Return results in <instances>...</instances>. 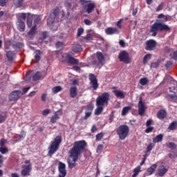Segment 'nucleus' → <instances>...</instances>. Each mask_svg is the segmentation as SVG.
Listing matches in <instances>:
<instances>
[{
  "mask_svg": "<svg viewBox=\"0 0 177 177\" xmlns=\"http://www.w3.org/2000/svg\"><path fill=\"white\" fill-rule=\"evenodd\" d=\"M171 28L168 25L160 22V20H157L151 26L150 32H152V37H156L158 31H169Z\"/></svg>",
  "mask_w": 177,
  "mask_h": 177,
  "instance_id": "f03ea898",
  "label": "nucleus"
},
{
  "mask_svg": "<svg viewBox=\"0 0 177 177\" xmlns=\"http://www.w3.org/2000/svg\"><path fill=\"white\" fill-rule=\"evenodd\" d=\"M6 112L0 113V124H1V122H5V121H6Z\"/></svg>",
  "mask_w": 177,
  "mask_h": 177,
  "instance_id": "c9c22d12",
  "label": "nucleus"
},
{
  "mask_svg": "<svg viewBox=\"0 0 177 177\" xmlns=\"http://www.w3.org/2000/svg\"><path fill=\"white\" fill-rule=\"evenodd\" d=\"M109 100H110V93L107 92L102 93L96 99V106L106 107L109 105Z\"/></svg>",
  "mask_w": 177,
  "mask_h": 177,
  "instance_id": "7ed1b4c3",
  "label": "nucleus"
},
{
  "mask_svg": "<svg viewBox=\"0 0 177 177\" xmlns=\"http://www.w3.org/2000/svg\"><path fill=\"white\" fill-rule=\"evenodd\" d=\"M10 45H12L10 39L6 40L4 43V49L6 50H9V49H10Z\"/></svg>",
  "mask_w": 177,
  "mask_h": 177,
  "instance_id": "e433bc0d",
  "label": "nucleus"
},
{
  "mask_svg": "<svg viewBox=\"0 0 177 177\" xmlns=\"http://www.w3.org/2000/svg\"><path fill=\"white\" fill-rule=\"evenodd\" d=\"M20 96H21V91H14L9 95V100L10 102H17L20 99Z\"/></svg>",
  "mask_w": 177,
  "mask_h": 177,
  "instance_id": "f8f14e48",
  "label": "nucleus"
},
{
  "mask_svg": "<svg viewBox=\"0 0 177 177\" xmlns=\"http://www.w3.org/2000/svg\"><path fill=\"white\" fill-rule=\"evenodd\" d=\"M35 31H37V27L33 26L30 30L28 32V35H35Z\"/></svg>",
  "mask_w": 177,
  "mask_h": 177,
  "instance_id": "de8ad7c7",
  "label": "nucleus"
},
{
  "mask_svg": "<svg viewBox=\"0 0 177 177\" xmlns=\"http://www.w3.org/2000/svg\"><path fill=\"white\" fill-rule=\"evenodd\" d=\"M72 50L75 53H80V52H82V46L80 44H73Z\"/></svg>",
  "mask_w": 177,
  "mask_h": 177,
  "instance_id": "b1692460",
  "label": "nucleus"
},
{
  "mask_svg": "<svg viewBox=\"0 0 177 177\" xmlns=\"http://www.w3.org/2000/svg\"><path fill=\"white\" fill-rule=\"evenodd\" d=\"M122 19H120L117 24H116V26L118 28H122V24H121L122 23Z\"/></svg>",
  "mask_w": 177,
  "mask_h": 177,
  "instance_id": "6e6d98bb",
  "label": "nucleus"
},
{
  "mask_svg": "<svg viewBox=\"0 0 177 177\" xmlns=\"http://www.w3.org/2000/svg\"><path fill=\"white\" fill-rule=\"evenodd\" d=\"M103 136H104V133H99L95 136L97 142H99V140H102L103 139Z\"/></svg>",
  "mask_w": 177,
  "mask_h": 177,
  "instance_id": "49530a36",
  "label": "nucleus"
},
{
  "mask_svg": "<svg viewBox=\"0 0 177 177\" xmlns=\"http://www.w3.org/2000/svg\"><path fill=\"white\" fill-rule=\"evenodd\" d=\"M117 135L120 140H125V138L129 135V127L126 124H122L116 130Z\"/></svg>",
  "mask_w": 177,
  "mask_h": 177,
  "instance_id": "39448f33",
  "label": "nucleus"
},
{
  "mask_svg": "<svg viewBox=\"0 0 177 177\" xmlns=\"http://www.w3.org/2000/svg\"><path fill=\"white\" fill-rule=\"evenodd\" d=\"M31 171H32V165H22V169L21 171V176H30L31 174Z\"/></svg>",
  "mask_w": 177,
  "mask_h": 177,
  "instance_id": "6e6552de",
  "label": "nucleus"
},
{
  "mask_svg": "<svg viewBox=\"0 0 177 177\" xmlns=\"http://www.w3.org/2000/svg\"><path fill=\"white\" fill-rule=\"evenodd\" d=\"M156 169H157V164H153L150 167L147 169L146 174L148 176H150V175H153V174L156 172Z\"/></svg>",
  "mask_w": 177,
  "mask_h": 177,
  "instance_id": "6ab92c4d",
  "label": "nucleus"
},
{
  "mask_svg": "<svg viewBox=\"0 0 177 177\" xmlns=\"http://www.w3.org/2000/svg\"><path fill=\"white\" fill-rule=\"evenodd\" d=\"M62 62H66L69 64H78L80 63V60L73 57L68 53H65L62 55Z\"/></svg>",
  "mask_w": 177,
  "mask_h": 177,
  "instance_id": "0eeeda50",
  "label": "nucleus"
},
{
  "mask_svg": "<svg viewBox=\"0 0 177 177\" xmlns=\"http://www.w3.org/2000/svg\"><path fill=\"white\" fill-rule=\"evenodd\" d=\"M158 67V62H153L151 64V68H157Z\"/></svg>",
  "mask_w": 177,
  "mask_h": 177,
  "instance_id": "052dcab7",
  "label": "nucleus"
},
{
  "mask_svg": "<svg viewBox=\"0 0 177 177\" xmlns=\"http://www.w3.org/2000/svg\"><path fill=\"white\" fill-rule=\"evenodd\" d=\"M30 88H31V86L25 87V88H22L21 95H24V94L27 93V92H28V91H30Z\"/></svg>",
  "mask_w": 177,
  "mask_h": 177,
  "instance_id": "864d4df0",
  "label": "nucleus"
},
{
  "mask_svg": "<svg viewBox=\"0 0 177 177\" xmlns=\"http://www.w3.org/2000/svg\"><path fill=\"white\" fill-rule=\"evenodd\" d=\"M94 107L95 106L93 105V104L91 103L86 106V111H90L92 113Z\"/></svg>",
  "mask_w": 177,
  "mask_h": 177,
  "instance_id": "79ce46f5",
  "label": "nucleus"
},
{
  "mask_svg": "<svg viewBox=\"0 0 177 177\" xmlns=\"http://www.w3.org/2000/svg\"><path fill=\"white\" fill-rule=\"evenodd\" d=\"M153 129H154V127H149L147 128V129L145 130V133H150V132H153Z\"/></svg>",
  "mask_w": 177,
  "mask_h": 177,
  "instance_id": "4d7b16f0",
  "label": "nucleus"
},
{
  "mask_svg": "<svg viewBox=\"0 0 177 177\" xmlns=\"http://www.w3.org/2000/svg\"><path fill=\"white\" fill-rule=\"evenodd\" d=\"M60 115V111H56L55 113V115H53L50 118V122L52 124H55V122H57V120H59L60 118L59 117Z\"/></svg>",
  "mask_w": 177,
  "mask_h": 177,
  "instance_id": "4be33fe9",
  "label": "nucleus"
},
{
  "mask_svg": "<svg viewBox=\"0 0 177 177\" xmlns=\"http://www.w3.org/2000/svg\"><path fill=\"white\" fill-rule=\"evenodd\" d=\"M62 91H63V88L60 86H57L52 88L53 93L54 94L59 93V92H62Z\"/></svg>",
  "mask_w": 177,
  "mask_h": 177,
  "instance_id": "f704fd0d",
  "label": "nucleus"
},
{
  "mask_svg": "<svg viewBox=\"0 0 177 177\" xmlns=\"http://www.w3.org/2000/svg\"><path fill=\"white\" fill-rule=\"evenodd\" d=\"M65 6H66V9H70V8H71V6H73V3H69L68 1H66L65 3Z\"/></svg>",
  "mask_w": 177,
  "mask_h": 177,
  "instance_id": "bf43d9fd",
  "label": "nucleus"
},
{
  "mask_svg": "<svg viewBox=\"0 0 177 177\" xmlns=\"http://www.w3.org/2000/svg\"><path fill=\"white\" fill-rule=\"evenodd\" d=\"M17 21H26L27 15L24 12L19 13L17 15Z\"/></svg>",
  "mask_w": 177,
  "mask_h": 177,
  "instance_id": "bb28decb",
  "label": "nucleus"
},
{
  "mask_svg": "<svg viewBox=\"0 0 177 177\" xmlns=\"http://www.w3.org/2000/svg\"><path fill=\"white\" fill-rule=\"evenodd\" d=\"M157 116L160 120H164L167 117V112L165 110H160L157 113Z\"/></svg>",
  "mask_w": 177,
  "mask_h": 177,
  "instance_id": "cd10ccee",
  "label": "nucleus"
},
{
  "mask_svg": "<svg viewBox=\"0 0 177 177\" xmlns=\"http://www.w3.org/2000/svg\"><path fill=\"white\" fill-rule=\"evenodd\" d=\"M86 147L84 140L76 141L73 143L72 149L68 151V167L73 169L75 167L78 158L84 153Z\"/></svg>",
  "mask_w": 177,
  "mask_h": 177,
  "instance_id": "f257e3e1",
  "label": "nucleus"
},
{
  "mask_svg": "<svg viewBox=\"0 0 177 177\" xmlns=\"http://www.w3.org/2000/svg\"><path fill=\"white\" fill-rule=\"evenodd\" d=\"M27 24H28V27L31 28L32 26V17L28 16L27 17Z\"/></svg>",
  "mask_w": 177,
  "mask_h": 177,
  "instance_id": "c03bdc74",
  "label": "nucleus"
},
{
  "mask_svg": "<svg viewBox=\"0 0 177 177\" xmlns=\"http://www.w3.org/2000/svg\"><path fill=\"white\" fill-rule=\"evenodd\" d=\"M153 144L150 143L147 148V151L149 153V151H150L151 150H153Z\"/></svg>",
  "mask_w": 177,
  "mask_h": 177,
  "instance_id": "69168bd1",
  "label": "nucleus"
},
{
  "mask_svg": "<svg viewBox=\"0 0 177 177\" xmlns=\"http://www.w3.org/2000/svg\"><path fill=\"white\" fill-rule=\"evenodd\" d=\"M148 82H149V80L146 77H143L140 80V85H142V86L147 85Z\"/></svg>",
  "mask_w": 177,
  "mask_h": 177,
  "instance_id": "37998d69",
  "label": "nucleus"
},
{
  "mask_svg": "<svg viewBox=\"0 0 177 177\" xmlns=\"http://www.w3.org/2000/svg\"><path fill=\"white\" fill-rule=\"evenodd\" d=\"M39 23H41V19L39 17H37L34 21L33 26L37 27V26H38V24H39Z\"/></svg>",
  "mask_w": 177,
  "mask_h": 177,
  "instance_id": "603ef678",
  "label": "nucleus"
},
{
  "mask_svg": "<svg viewBox=\"0 0 177 177\" xmlns=\"http://www.w3.org/2000/svg\"><path fill=\"white\" fill-rule=\"evenodd\" d=\"M71 97H75L77 96V87H71L69 89Z\"/></svg>",
  "mask_w": 177,
  "mask_h": 177,
  "instance_id": "c756f323",
  "label": "nucleus"
},
{
  "mask_svg": "<svg viewBox=\"0 0 177 177\" xmlns=\"http://www.w3.org/2000/svg\"><path fill=\"white\" fill-rule=\"evenodd\" d=\"M9 152V149H8V147H0V153H1V154H6V153Z\"/></svg>",
  "mask_w": 177,
  "mask_h": 177,
  "instance_id": "a18cd8bd",
  "label": "nucleus"
},
{
  "mask_svg": "<svg viewBox=\"0 0 177 177\" xmlns=\"http://www.w3.org/2000/svg\"><path fill=\"white\" fill-rule=\"evenodd\" d=\"M158 19H164L165 21H168V17L165 16L164 14H160L158 16Z\"/></svg>",
  "mask_w": 177,
  "mask_h": 177,
  "instance_id": "3c124183",
  "label": "nucleus"
},
{
  "mask_svg": "<svg viewBox=\"0 0 177 177\" xmlns=\"http://www.w3.org/2000/svg\"><path fill=\"white\" fill-rule=\"evenodd\" d=\"M166 99H167L169 102H177L176 93L171 92V93H168L166 95Z\"/></svg>",
  "mask_w": 177,
  "mask_h": 177,
  "instance_id": "a211bd4d",
  "label": "nucleus"
},
{
  "mask_svg": "<svg viewBox=\"0 0 177 177\" xmlns=\"http://www.w3.org/2000/svg\"><path fill=\"white\" fill-rule=\"evenodd\" d=\"M23 2H24V0H17V1L15 2V5L18 8H20V6L23 5Z\"/></svg>",
  "mask_w": 177,
  "mask_h": 177,
  "instance_id": "8fccbe9b",
  "label": "nucleus"
},
{
  "mask_svg": "<svg viewBox=\"0 0 177 177\" xmlns=\"http://www.w3.org/2000/svg\"><path fill=\"white\" fill-rule=\"evenodd\" d=\"M164 9V3H160L156 8V12H160V10H162Z\"/></svg>",
  "mask_w": 177,
  "mask_h": 177,
  "instance_id": "5fc2aeb1",
  "label": "nucleus"
},
{
  "mask_svg": "<svg viewBox=\"0 0 177 177\" xmlns=\"http://www.w3.org/2000/svg\"><path fill=\"white\" fill-rule=\"evenodd\" d=\"M17 28L21 32H23L24 30H26V24L24 23V21H17Z\"/></svg>",
  "mask_w": 177,
  "mask_h": 177,
  "instance_id": "412c9836",
  "label": "nucleus"
},
{
  "mask_svg": "<svg viewBox=\"0 0 177 177\" xmlns=\"http://www.w3.org/2000/svg\"><path fill=\"white\" fill-rule=\"evenodd\" d=\"M49 113H50V110H49V109H44L42 111V115H48V114H49Z\"/></svg>",
  "mask_w": 177,
  "mask_h": 177,
  "instance_id": "0e129e2a",
  "label": "nucleus"
},
{
  "mask_svg": "<svg viewBox=\"0 0 177 177\" xmlns=\"http://www.w3.org/2000/svg\"><path fill=\"white\" fill-rule=\"evenodd\" d=\"M15 51H12V50H6V56L8 59V62H13V59L15 57Z\"/></svg>",
  "mask_w": 177,
  "mask_h": 177,
  "instance_id": "aec40b11",
  "label": "nucleus"
},
{
  "mask_svg": "<svg viewBox=\"0 0 177 177\" xmlns=\"http://www.w3.org/2000/svg\"><path fill=\"white\" fill-rule=\"evenodd\" d=\"M104 109V106H97V109L95 111V115H99L101 113H102Z\"/></svg>",
  "mask_w": 177,
  "mask_h": 177,
  "instance_id": "72a5a7b5",
  "label": "nucleus"
},
{
  "mask_svg": "<svg viewBox=\"0 0 177 177\" xmlns=\"http://www.w3.org/2000/svg\"><path fill=\"white\" fill-rule=\"evenodd\" d=\"M81 5H82L84 9L86 10V13H92L93 9H95L96 4L95 3H91L92 1L88 0H80Z\"/></svg>",
  "mask_w": 177,
  "mask_h": 177,
  "instance_id": "423d86ee",
  "label": "nucleus"
},
{
  "mask_svg": "<svg viewBox=\"0 0 177 177\" xmlns=\"http://www.w3.org/2000/svg\"><path fill=\"white\" fill-rule=\"evenodd\" d=\"M11 45L15 49H21L23 48V44L20 42H14Z\"/></svg>",
  "mask_w": 177,
  "mask_h": 177,
  "instance_id": "473e14b6",
  "label": "nucleus"
},
{
  "mask_svg": "<svg viewBox=\"0 0 177 177\" xmlns=\"http://www.w3.org/2000/svg\"><path fill=\"white\" fill-rule=\"evenodd\" d=\"M84 24H86V26H91L92 24V21H91V20H89L88 19H85L84 20Z\"/></svg>",
  "mask_w": 177,
  "mask_h": 177,
  "instance_id": "13d9d810",
  "label": "nucleus"
},
{
  "mask_svg": "<svg viewBox=\"0 0 177 177\" xmlns=\"http://www.w3.org/2000/svg\"><path fill=\"white\" fill-rule=\"evenodd\" d=\"M104 147L103 145H99L97 147V153L100 152V151Z\"/></svg>",
  "mask_w": 177,
  "mask_h": 177,
  "instance_id": "338daca9",
  "label": "nucleus"
},
{
  "mask_svg": "<svg viewBox=\"0 0 177 177\" xmlns=\"http://www.w3.org/2000/svg\"><path fill=\"white\" fill-rule=\"evenodd\" d=\"M164 138V135L159 134L156 136V138H153V143H160V142H162V139Z\"/></svg>",
  "mask_w": 177,
  "mask_h": 177,
  "instance_id": "c85d7f7f",
  "label": "nucleus"
},
{
  "mask_svg": "<svg viewBox=\"0 0 177 177\" xmlns=\"http://www.w3.org/2000/svg\"><path fill=\"white\" fill-rule=\"evenodd\" d=\"M113 89L114 90L113 91V93H114L115 96H116V97H119V99H124L125 97V92L117 90L115 89V87H114Z\"/></svg>",
  "mask_w": 177,
  "mask_h": 177,
  "instance_id": "f3484780",
  "label": "nucleus"
},
{
  "mask_svg": "<svg viewBox=\"0 0 177 177\" xmlns=\"http://www.w3.org/2000/svg\"><path fill=\"white\" fill-rule=\"evenodd\" d=\"M55 20H59V12L56 10H54L50 13L48 19H47V24L50 27L53 25Z\"/></svg>",
  "mask_w": 177,
  "mask_h": 177,
  "instance_id": "1a4fd4ad",
  "label": "nucleus"
},
{
  "mask_svg": "<svg viewBox=\"0 0 177 177\" xmlns=\"http://www.w3.org/2000/svg\"><path fill=\"white\" fill-rule=\"evenodd\" d=\"M142 167L138 166L133 169V174L132 175V177H136L138 175H139V172H141Z\"/></svg>",
  "mask_w": 177,
  "mask_h": 177,
  "instance_id": "7c9ffc66",
  "label": "nucleus"
},
{
  "mask_svg": "<svg viewBox=\"0 0 177 177\" xmlns=\"http://www.w3.org/2000/svg\"><path fill=\"white\" fill-rule=\"evenodd\" d=\"M35 60L36 63H38L39 60H41V51L39 50H36L35 52Z\"/></svg>",
  "mask_w": 177,
  "mask_h": 177,
  "instance_id": "2f4dec72",
  "label": "nucleus"
},
{
  "mask_svg": "<svg viewBox=\"0 0 177 177\" xmlns=\"http://www.w3.org/2000/svg\"><path fill=\"white\" fill-rule=\"evenodd\" d=\"M150 59H151V55L147 54V55H145V57L143 58V64H146V63H147L149 62V60H150Z\"/></svg>",
  "mask_w": 177,
  "mask_h": 177,
  "instance_id": "a19ab883",
  "label": "nucleus"
},
{
  "mask_svg": "<svg viewBox=\"0 0 177 177\" xmlns=\"http://www.w3.org/2000/svg\"><path fill=\"white\" fill-rule=\"evenodd\" d=\"M6 144V140L5 139H1L0 140V146H1V147H3Z\"/></svg>",
  "mask_w": 177,
  "mask_h": 177,
  "instance_id": "e2e57ef3",
  "label": "nucleus"
},
{
  "mask_svg": "<svg viewBox=\"0 0 177 177\" xmlns=\"http://www.w3.org/2000/svg\"><path fill=\"white\" fill-rule=\"evenodd\" d=\"M131 109H132V107H131V106L124 107L122 111V115H127V114H128V113H129V111L131 110Z\"/></svg>",
  "mask_w": 177,
  "mask_h": 177,
  "instance_id": "58836bf2",
  "label": "nucleus"
},
{
  "mask_svg": "<svg viewBox=\"0 0 177 177\" xmlns=\"http://www.w3.org/2000/svg\"><path fill=\"white\" fill-rule=\"evenodd\" d=\"M105 34H106V35H113L114 34H120V30H118L117 28L109 27L105 30Z\"/></svg>",
  "mask_w": 177,
  "mask_h": 177,
  "instance_id": "dca6fc26",
  "label": "nucleus"
},
{
  "mask_svg": "<svg viewBox=\"0 0 177 177\" xmlns=\"http://www.w3.org/2000/svg\"><path fill=\"white\" fill-rule=\"evenodd\" d=\"M62 137L61 136H57L54 141H52L50 142V145L49 147L48 154L49 156H53V154H55L56 151L59 149V147L60 146V143H62Z\"/></svg>",
  "mask_w": 177,
  "mask_h": 177,
  "instance_id": "20e7f679",
  "label": "nucleus"
},
{
  "mask_svg": "<svg viewBox=\"0 0 177 177\" xmlns=\"http://www.w3.org/2000/svg\"><path fill=\"white\" fill-rule=\"evenodd\" d=\"M44 78V75L41 72H36L32 76V81H39V80H42Z\"/></svg>",
  "mask_w": 177,
  "mask_h": 177,
  "instance_id": "5701e85b",
  "label": "nucleus"
},
{
  "mask_svg": "<svg viewBox=\"0 0 177 177\" xmlns=\"http://www.w3.org/2000/svg\"><path fill=\"white\" fill-rule=\"evenodd\" d=\"M96 55L100 64H102V66H103V64H104V56H103V53H102L101 52H97Z\"/></svg>",
  "mask_w": 177,
  "mask_h": 177,
  "instance_id": "a878e982",
  "label": "nucleus"
},
{
  "mask_svg": "<svg viewBox=\"0 0 177 177\" xmlns=\"http://www.w3.org/2000/svg\"><path fill=\"white\" fill-rule=\"evenodd\" d=\"M165 145L167 147L171 149V150H175V149H176V145L174 142H167Z\"/></svg>",
  "mask_w": 177,
  "mask_h": 177,
  "instance_id": "4c0bfd02",
  "label": "nucleus"
},
{
  "mask_svg": "<svg viewBox=\"0 0 177 177\" xmlns=\"http://www.w3.org/2000/svg\"><path fill=\"white\" fill-rule=\"evenodd\" d=\"M118 59L120 62H123L125 64H129L131 63V60L129 59V54L127 53V51H122L119 54Z\"/></svg>",
  "mask_w": 177,
  "mask_h": 177,
  "instance_id": "9d476101",
  "label": "nucleus"
},
{
  "mask_svg": "<svg viewBox=\"0 0 177 177\" xmlns=\"http://www.w3.org/2000/svg\"><path fill=\"white\" fill-rule=\"evenodd\" d=\"M88 80L90 81V84L91 85L92 88L94 91H96L97 88H99V83H97V78L93 73H90L88 75Z\"/></svg>",
  "mask_w": 177,
  "mask_h": 177,
  "instance_id": "9b49d317",
  "label": "nucleus"
},
{
  "mask_svg": "<svg viewBox=\"0 0 177 177\" xmlns=\"http://www.w3.org/2000/svg\"><path fill=\"white\" fill-rule=\"evenodd\" d=\"M84 34V28H79L77 29V37H81Z\"/></svg>",
  "mask_w": 177,
  "mask_h": 177,
  "instance_id": "09e8293b",
  "label": "nucleus"
},
{
  "mask_svg": "<svg viewBox=\"0 0 177 177\" xmlns=\"http://www.w3.org/2000/svg\"><path fill=\"white\" fill-rule=\"evenodd\" d=\"M138 114L139 115H143L145 113H146V104H144L143 101L142 100V97H140V100L138 104Z\"/></svg>",
  "mask_w": 177,
  "mask_h": 177,
  "instance_id": "ddd939ff",
  "label": "nucleus"
},
{
  "mask_svg": "<svg viewBox=\"0 0 177 177\" xmlns=\"http://www.w3.org/2000/svg\"><path fill=\"white\" fill-rule=\"evenodd\" d=\"M156 45H157V42L155 40L149 39L146 42L145 49L146 50H153L156 48Z\"/></svg>",
  "mask_w": 177,
  "mask_h": 177,
  "instance_id": "2eb2a0df",
  "label": "nucleus"
},
{
  "mask_svg": "<svg viewBox=\"0 0 177 177\" xmlns=\"http://www.w3.org/2000/svg\"><path fill=\"white\" fill-rule=\"evenodd\" d=\"M119 44L120 45V46L122 48H125V41H124V40H120L119 41Z\"/></svg>",
  "mask_w": 177,
  "mask_h": 177,
  "instance_id": "774afa93",
  "label": "nucleus"
},
{
  "mask_svg": "<svg viewBox=\"0 0 177 177\" xmlns=\"http://www.w3.org/2000/svg\"><path fill=\"white\" fill-rule=\"evenodd\" d=\"M166 172H168V169L164 166H161L158 170V176H164Z\"/></svg>",
  "mask_w": 177,
  "mask_h": 177,
  "instance_id": "393cba45",
  "label": "nucleus"
},
{
  "mask_svg": "<svg viewBox=\"0 0 177 177\" xmlns=\"http://www.w3.org/2000/svg\"><path fill=\"white\" fill-rule=\"evenodd\" d=\"M176 126H177V122L176 121H174L169 126V129L170 131H174V129H176Z\"/></svg>",
  "mask_w": 177,
  "mask_h": 177,
  "instance_id": "ea45409f",
  "label": "nucleus"
},
{
  "mask_svg": "<svg viewBox=\"0 0 177 177\" xmlns=\"http://www.w3.org/2000/svg\"><path fill=\"white\" fill-rule=\"evenodd\" d=\"M42 37H43V39H41V38L39 39L38 42L41 43V42H42V39H45L46 38V32H44L42 33Z\"/></svg>",
  "mask_w": 177,
  "mask_h": 177,
  "instance_id": "680f3d73",
  "label": "nucleus"
},
{
  "mask_svg": "<svg viewBox=\"0 0 177 177\" xmlns=\"http://www.w3.org/2000/svg\"><path fill=\"white\" fill-rule=\"evenodd\" d=\"M58 169H59V177H66L67 175V171L66 170V164L59 162L58 163Z\"/></svg>",
  "mask_w": 177,
  "mask_h": 177,
  "instance_id": "4468645a",
  "label": "nucleus"
}]
</instances>
